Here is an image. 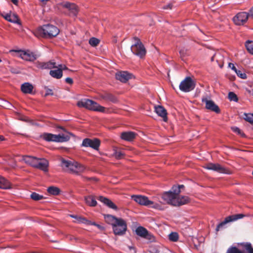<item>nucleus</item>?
Wrapping results in <instances>:
<instances>
[{
    "mask_svg": "<svg viewBox=\"0 0 253 253\" xmlns=\"http://www.w3.org/2000/svg\"><path fill=\"white\" fill-rule=\"evenodd\" d=\"M99 42L100 41L98 39L91 38L89 41V43L91 46H96L99 44Z\"/></svg>",
    "mask_w": 253,
    "mask_h": 253,
    "instance_id": "39",
    "label": "nucleus"
},
{
    "mask_svg": "<svg viewBox=\"0 0 253 253\" xmlns=\"http://www.w3.org/2000/svg\"><path fill=\"white\" fill-rule=\"evenodd\" d=\"M245 249L248 253H253V248L250 244H248L245 246Z\"/></svg>",
    "mask_w": 253,
    "mask_h": 253,
    "instance_id": "44",
    "label": "nucleus"
},
{
    "mask_svg": "<svg viewBox=\"0 0 253 253\" xmlns=\"http://www.w3.org/2000/svg\"><path fill=\"white\" fill-rule=\"evenodd\" d=\"M68 9L70 10L71 13L74 16H76L78 13V8L75 3H72L68 7Z\"/></svg>",
    "mask_w": 253,
    "mask_h": 253,
    "instance_id": "34",
    "label": "nucleus"
},
{
    "mask_svg": "<svg viewBox=\"0 0 253 253\" xmlns=\"http://www.w3.org/2000/svg\"><path fill=\"white\" fill-rule=\"evenodd\" d=\"M243 118L246 121L253 124V113H244Z\"/></svg>",
    "mask_w": 253,
    "mask_h": 253,
    "instance_id": "33",
    "label": "nucleus"
},
{
    "mask_svg": "<svg viewBox=\"0 0 253 253\" xmlns=\"http://www.w3.org/2000/svg\"><path fill=\"white\" fill-rule=\"evenodd\" d=\"M31 199L35 201H39L44 198L43 196L37 193L33 192L31 194L30 196Z\"/></svg>",
    "mask_w": 253,
    "mask_h": 253,
    "instance_id": "36",
    "label": "nucleus"
},
{
    "mask_svg": "<svg viewBox=\"0 0 253 253\" xmlns=\"http://www.w3.org/2000/svg\"><path fill=\"white\" fill-rule=\"evenodd\" d=\"M1 61V60L0 59V62Z\"/></svg>",
    "mask_w": 253,
    "mask_h": 253,
    "instance_id": "62",
    "label": "nucleus"
},
{
    "mask_svg": "<svg viewBox=\"0 0 253 253\" xmlns=\"http://www.w3.org/2000/svg\"><path fill=\"white\" fill-rule=\"evenodd\" d=\"M49 74L53 78L60 79L62 77V71L60 69L56 68L55 70L50 71Z\"/></svg>",
    "mask_w": 253,
    "mask_h": 253,
    "instance_id": "28",
    "label": "nucleus"
},
{
    "mask_svg": "<svg viewBox=\"0 0 253 253\" xmlns=\"http://www.w3.org/2000/svg\"><path fill=\"white\" fill-rule=\"evenodd\" d=\"M231 129L234 132H235L239 134H241V135L242 134L241 130L238 127L234 126V127H232Z\"/></svg>",
    "mask_w": 253,
    "mask_h": 253,
    "instance_id": "45",
    "label": "nucleus"
},
{
    "mask_svg": "<svg viewBox=\"0 0 253 253\" xmlns=\"http://www.w3.org/2000/svg\"><path fill=\"white\" fill-rule=\"evenodd\" d=\"M131 199H133L136 203L142 206H148L150 208H152L155 209L162 210L163 208L159 203H154L150 201L148 198L142 195H132Z\"/></svg>",
    "mask_w": 253,
    "mask_h": 253,
    "instance_id": "4",
    "label": "nucleus"
},
{
    "mask_svg": "<svg viewBox=\"0 0 253 253\" xmlns=\"http://www.w3.org/2000/svg\"><path fill=\"white\" fill-rule=\"evenodd\" d=\"M156 113L159 116L163 118L165 122L167 121V113L166 110L162 106H156L155 108Z\"/></svg>",
    "mask_w": 253,
    "mask_h": 253,
    "instance_id": "20",
    "label": "nucleus"
},
{
    "mask_svg": "<svg viewBox=\"0 0 253 253\" xmlns=\"http://www.w3.org/2000/svg\"><path fill=\"white\" fill-rule=\"evenodd\" d=\"M207 169L212 170L221 173L230 174V171L218 164L208 163L204 166Z\"/></svg>",
    "mask_w": 253,
    "mask_h": 253,
    "instance_id": "9",
    "label": "nucleus"
},
{
    "mask_svg": "<svg viewBox=\"0 0 253 253\" xmlns=\"http://www.w3.org/2000/svg\"><path fill=\"white\" fill-rule=\"evenodd\" d=\"M202 101L205 103L206 108L211 111H213L216 113L220 112V109L213 101L209 99L207 97H203L202 98Z\"/></svg>",
    "mask_w": 253,
    "mask_h": 253,
    "instance_id": "15",
    "label": "nucleus"
},
{
    "mask_svg": "<svg viewBox=\"0 0 253 253\" xmlns=\"http://www.w3.org/2000/svg\"><path fill=\"white\" fill-rule=\"evenodd\" d=\"M21 89L24 93H31L33 89V86L29 83H25L21 85Z\"/></svg>",
    "mask_w": 253,
    "mask_h": 253,
    "instance_id": "24",
    "label": "nucleus"
},
{
    "mask_svg": "<svg viewBox=\"0 0 253 253\" xmlns=\"http://www.w3.org/2000/svg\"><path fill=\"white\" fill-rule=\"evenodd\" d=\"M66 82L69 84H72L73 83V80L70 78H67L65 80Z\"/></svg>",
    "mask_w": 253,
    "mask_h": 253,
    "instance_id": "52",
    "label": "nucleus"
},
{
    "mask_svg": "<svg viewBox=\"0 0 253 253\" xmlns=\"http://www.w3.org/2000/svg\"><path fill=\"white\" fill-rule=\"evenodd\" d=\"M251 15L253 17V7L250 10Z\"/></svg>",
    "mask_w": 253,
    "mask_h": 253,
    "instance_id": "58",
    "label": "nucleus"
},
{
    "mask_svg": "<svg viewBox=\"0 0 253 253\" xmlns=\"http://www.w3.org/2000/svg\"><path fill=\"white\" fill-rule=\"evenodd\" d=\"M71 217H73V218H75L77 219V218H78V216L77 215H71Z\"/></svg>",
    "mask_w": 253,
    "mask_h": 253,
    "instance_id": "59",
    "label": "nucleus"
},
{
    "mask_svg": "<svg viewBox=\"0 0 253 253\" xmlns=\"http://www.w3.org/2000/svg\"><path fill=\"white\" fill-rule=\"evenodd\" d=\"M133 77V76L131 74L125 71L120 72L116 74V79L123 83L126 82Z\"/></svg>",
    "mask_w": 253,
    "mask_h": 253,
    "instance_id": "16",
    "label": "nucleus"
},
{
    "mask_svg": "<svg viewBox=\"0 0 253 253\" xmlns=\"http://www.w3.org/2000/svg\"><path fill=\"white\" fill-rule=\"evenodd\" d=\"M114 156L117 159H121L124 156V154L122 151L116 150L114 152Z\"/></svg>",
    "mask_w": 253,
    "mask_h": 253,
    "instance_id": "41",
    "label": "nucleus"
},
{
    "mask_svg": "<svg viewBox=\"0 0 253 253\" xmlns=\"http://www.w3.org/2000/svg\"><path fill=\"white\" fill-rule=\"evenodd\" d=\"M180 54H182V51H180Z\"/></svg>",
    "mask_w": 253,
    "mask_h": 253,
    "instance_id": "61",
    "label": "nucleus"
},
{
    "mask_svg": "<svg viewBox=\"0 0 253 253\" xmlns=\"http://www.w3.org/2000/svg\"><path fill=\"white\" fill-rule=\"evenodd\" d=\"M92 224L96 226L100 230H103L104 229V228L102 226H100V225L94 223H92Z\"/></svg>",
    "mask_w": 253,
    "mask_h": 253,
    "instance_id": "53",
    "label": "nucleus"
},
{
    "mask_svg": "<svg viewBox=\"0 0 253 253\" xmlns=\"http://www.w3.org/2000/svg\"><path fill=\"white\" fill-rule=\"evenodd\" d=\"M148 231L143 227H138L136 229V234L142 237H144L147 235Z\"/></svg>",
    "mask_w": 253,
    "mask_h": 253,
    "instance_id": "31",
    "label": "nucleus"
},
{
    "mask_svg": "<svg viewBox=\"0 0 253 253\" xmlns=\"http://www.w3.org/2000/svg\"><path fill=\"white\" fill-rule=\"evenodd\" d=\"M173 187H178L179 188V190L180 191V189L181 188H183L184 186L183 185H178V186H173Z\"/></svg>",
    "mask_w": 253,
    "mask_h": 253,
    "instance_id": "55",
    "label": "nucleus"
},
{
    "mask_svg": "<svg viewBox=\"0 0 253 253\" xmlns=\"http://www.w3.org/2000/svg\"><path fill=\"white\" fill-rule=\"evenodd\" d=\"M169 239L173 242H176L178 239V235L176 232H172L169 235Z\"/></svg>",
    "mask_w": 253,
    "mask_h": 253,
    "instance_id": "37",
    "label": "nucleus"
},
{
    "mask_svg": "<svg viewBox=\"0 0 253 253\" xmlns=\"http://www.w3.org/2000/svg\"><path fill=\"white\" fill-rule=\"evenodd\" d=\"M104 98L108 99L110 101H111L113 102H115L117 101L116 98L113 95L110 94H107L106 96L104 97Z\"/></svg>",
    "mask_w": 253,
    "mask_h": 253,
    "instance_id": "43",
    "label": "nucleus"
},
{
    "mask_svg": "<svg viewBox=\"0 0 253 253\" xmlns=\"http://www.w3.org/2000/svg\"><path fill=\"white\" fill-rule=\"evenodd\" d=\"M228 98L230 101L237 102L238 100L237 96L233 92H230L228 93Z\"/></svg>",
    "mask_w": 253,
    "mask_h": 253,
    "instance_id": "38",
    "label": "nucleus"
},
{
    "mask_svg": "<svg viewBox=\"0 0 253 253\" xmlns=\"http://www.w3.org/2000/svg\"><path fill=\"white\" fill-rule=\"evenodd\" d=\"M136 137V134L131 131L124 132L121 134V138L126 141H132Z\"/></svg>",
    "mask_w": 253,
    "mask_h": 253,
    "instance_id": "22",
    "label": "nucleus"
},
{
    "mask_svg": "<svg viewBox=\"0 0 253 253\" xmlns=\"http://www.w3.org/2000/svg\"><path fill=\"white\" fill-rule=\"evenodd\" d=\"M45 89H46V92L45 93V96H47L49 95L53 94V92L51 89L47 88H45Z\"/></svg>",
    "mask_w": 253,
    "mask_h": 253,
    "instance_id": "49",
    "label": "nucleus"
},
{
    "mask_svg": "<svg viewBox=\"0 0 253 253\" xmlns=\"http://www.w3.org/2000/svg\"><path fill=\"white\" fill-rule=\"evenodd\" d=\"M11 188V184L4 177L0 176V188L9 189Z\"/></svg>",
    "mask_w": 253,
    "mask_h": 253,
    "instance_id": "26",
    "label": "nucleus"
},
{
    "mask_svg": "<svg viewBox=\"0 0 253 253\" xmlns=\"http://www.w3.org/2000/svg\"><path fill=\"white\" fill-rule=\"evenodd\" d=\"M48 162L45 159H37V162L35 166V168L39 169L44 171L48 170Z\"/></svg>",
    "mask_w": 253,
    "mask_h": 253,
    "instance_id": "17",
    "label": "nucleus"
},
{
    "mask_svg": "<svg viewBox=\"0 0 253 253\" xmlns=\"http://www.w3.org/2000/svg\"><path fill=\"white\" fill-rule=\"evenodd\" d=\"M17 53V56L27 61H34L37 59V56L30 51L13 50Z\"/></svg>",
    "mask_w": 253,
    "mask_h": 253,
    "instance_id": "10",
    "label": "nucleus"
},
{
    "mask_svg": "<svg viewBox=\"0 0 253 253\" xmlns=\"http://www.w3.org/2000/svg\"><path fill=\"white\" fill-rule=\"evenodd\" d=\"M100 144L99 139L95 138L91 139L89 138L84 139L82 142V146L84 147H90L95 150H98Z\"/></svg>",
    "mask_w": 253,
    "mask_h": 253,
    "instance_id": "14",
    "label": "nucleus"
},
{
    "mask_svg": "<svg viewBox=\"0 0 253 253\" xmlns=\"http://www.w3.org/2000/svg\"><path fill=\"white\" fill-rule=\"evenodd\" d=\"M57 66H56V63L53 61H49L47 63H43L42 66V68H57Z\"/></svg>",
    "mask_w": 253,
    "mask_h": 253,
    "instance_id": "32",
    "label": "nucleus"
},
{
    "mask_svg": "<svg viewBox=\"0 0 253 253\" xmlns=\"http://www.w3.org/2000/svg\"><path fill=\"white\" fill-rule=\"evenodd\" d=\"M47 191L48 193L51 195H58L60 192V190L59 188L55 186L49 187Z\"/></svg>",
    "mask_w": 253,
    "mask_h": 253,
    "instance_id": "30",
    "label": "nucleus"
},
{
    "mask_svg": "<svg viewBox=\"0 0 253 253\" xmlns=\"http://www.w3.org/2000/svg\"><path fill=\"white\" fill-rule=\"evenodd\" d=\"M133 39L134 43L131 46L132 52L140 58L143 57L146 54V50L144 45L138 38L134 37Z\"/></svg>",
    "mask_w": 253,
    "mask_h": 253,
    "instance_id": "5",
    "label": "nucleus"
},
{
    "mask_svg": "<svg viewBox=\"0 0 253 253\" xmlns=\"http://www.w3.org/2000/svg\"><path fill=\"white\" fill-rule=\"evenodd\" d=\"M57 68L58 69H60L62 71L63 70H66V69H67V68L66 67L65 65H62V64L58 65Z\"/></svg>",
    "mask_w": 253,
    "mask_h": 253,
    "instance_id": "50",
    "label": "nucleus"
},
{
    "mask_svg": "<svg viewBox=\"0 0 253 253\" xmlns=\"http://www.w3.org/2000/svg\"><path fill=\"white\" fill-rule=\"evenodd\" d=\"M236 73L241 79H245L247 78V75L244 72L237 70Z\"/></svg>",
    "mask_w": 253,
    "mask_h": 253,
    "instance_id": "42",
    "label": "nucleus"
},
{
    "mask_svg": "<svg viewBox=\"0 0 253 253\" xmlns=\"http://www.w3.org/2000/svg\"><path fill=\"white\" fill-rule=\"evenodd\" d=\"M214 56L211 58V60H213Z\"/></svg>",
    "mask_w": 253,
    "mask_h": 253,
    "instance_id": "60",
    "label": "nucleus"
},
{
    "mask_svg": "<svg viewBox=\"0 0 253 253\" xmlns=\"http://www.w3.org/2000/svg\"><path fill=\"white\" fill-rule=\"evenodd\" d=\"M77 105L79 107H84L93 111L104 113L106 112L107 110L106 108L100 105L97 102L87 99H84L79 101L77 103Z\"/></svg>",
    "mask_w": 253,
    "mask_h": 253,
    "instance_id": "3",
    "label": "nucleus"
},
{
    "mask_svg": "<svg viewBox=\"0 0 253 253\" xmlns=\"http://www.w3.org/2000/svg\"><path fill=\"white\" fill-rule=\"evenodd\" d=\"M195 82L190 77H186L179 84V89L183 92H189L195 87Z\"/></svg>",
    "mask_w": 253,
    "mask_h": 253,
    "instance_id": "7",
    "label": "nucleus"
},
{
    "mask_svg": "<svg viewBox=\"0 0 253 253\" xmlns=\"http://www.w3.org/2000/svg\"><path fill=\"white\" fill-rule=\"evenodd\" d=\"M76 161H70L63 160L62 161V166L66 168V170L70 172L74 173Z\"/></svg>",
    "mask_w": 253,
    "mask_h": 253,
    "instance_id": "18",
    "label": "nucleus"
},
{
    "mask_svg": "<svg viewBox=\"0 0 253 253\" xmlns=\"http://www.w3.org/2000/svg\"><path fill=\"white\" fill-rule=\"evenodd\" d=\"M245 215L243 214H234L231 216H229L227 217L224 221L219 223L216 228V231L218 232L220 230L221 228H222L226 223L235 221L237 219L242 218L243 217H245Z\"/></svg>",
    "mask_w": 253,
    "mask_h": 253,
    "instance_id": "13",
    "label": "nucleus"
},
{
    "mask_svg": "<svg viewBox=\"0 0 253 253\" xmlns=\"http://www.w3.org/2000/svg\"><path fill=\"white\" fill-rule=\"evenodd\" d=\"M172 7V4L169 3V4H168L167 5H166L164 8L165 9H171Z\"/></svg>",
    "mask_w": 253,
    "mask_h": 253,
    "instance_id": "54",
    "label": "nucleus"
},
{
    "mask_svg": "<svg viewBox=\"0 0 253 253\" xmlns=\"http://www.w3.org/2000/svg\"><path fill=\"white\" fill-rule=\"evenodd\" d=\"M4 140H5V139H4V137L2 135H0V142Z\"/></svg>",
    "mask_w": 253,
    "mask_h": 253,
    "instance_id": "57",
    "label": "nucleus"
},
{
    "mask_svg": "<svg viewBox=\"0 0 253 253\" xmlns=\"http://www.w3.org/2000/svg\"><path fill=\"white\" fill-rule=\"evenodd\" d=\"M3 17L6 20L13 22L17 23L18 21V18L17 16L15 14H5L3 15Z\"/></svg>",
    "mask_w": 253,
    "mask_h": 253,
    "instance_id": "25",
    "label": "nucleus"
},
{
    "mask_svg": "<svg viewBox=\"0 0 253 253\" xmlns=\"http://www.w3.org/2000/svg\"><path fill=\"white\" fill-rule=\"evenodd\" d=\"M38 158L31 156H23L21 161H24L26 164L35 167Z\"/></svg>",
    "mask_w": 253,
    "mask_h": 253,
    "instance_id": "19",
    "label": "nucleus"
},
{
    "mask_svg": "<svg viewBox=\"0 0 253 253\" xmlns=\"http://www.w3.org/2000/svg\"><path fill=\"white\" fill-rule=\"evenodd\" d=\"M74 173L80 174L87 170V168L84 165L76 161Z\"/></svg>",
    "mask_w": 253,
    "mask_h": 253,
    "instance_id": "21",
    "label": "nucleus"
},
{
    "mask_svg": "<svg viewBox=\"0 0 253 253\" xmlns=\"http://www.w3.org/2000/svg\"><path fill=\"white\" fill-rule=\"evenodd\" d=\"M11 1L14 4L17 5L18 4V0H11Z\"/></svg>",
    "mask_w": 253,
    "mask_h": 253,
    "instance_id": "56",
    "label": "nucleus"
},
{
    "mask_svg": "<svg viewBox=\"0 0 253 253\" xmlns=\"http://www.w3.org/2000/svg\"><path fill=\"white\" fill-rule=\"evenodd\" d=\"M245 215L243 214H234L231 216H229L227 217L224 221L219 223L216 228V231L218 232L220 230L221 228H222L226 223L235 221L237 219L242 218L243 217H245Z\"/></svg>",
    "mask_w": 253,
    "mask_h": 253,
    "instance_id": "12",
    "label": "nucleus"
},
{
    "mask_svg": "<svg viewBox=\"0 0 253 253\" xmlns=\"http://www.w3.org/2000/svg\"><path fill=\"white\" fill-rule=\"evenodd\" d=\"M228 66L232 69L233 71H234L235 72L237 71V69L234 66V65L232 63H229L228 64Z\"/></svg>",
    "mask_w": 253,
    "mask_h": 253,
    "instance_id": "51",
    "label": "nucleus"
},
{
    "mask_svg": "<svg viewBox=\"0 0 253 253\" xmlns=\"http://www.w3.org/2000/svg\"><path fill=\"white\" fill-rule=\"evenodd\" d=\"M249 14L246 12H239L235 16L233 20L237 25H243L248 20Z\"/></svg>",
    "mask_w": 253,
    "mask_h": 253,
    "instance_id": "11",
    "label": "nucleus"
},
{
    "mask_svg": "<svg viewBox=\"0 0 253 253\" xmlns=\"http://www.w3.org/2000/svg\"><path fill=\"white\" fill-rule=\"evenodd\" d=\"M41 137L47 141H54L58 142H65L69 140L70 136L64 134H53L48 133H44Z\"/></svg>",
    "mask_w": 253,
    "mask_h": 253,
    "instance_id": "6",
    "label": "nucleus"
},
{
    "mask_svg": "<svg viewBox=\"0 0 253 253\" xmlns=\"http://www.w3.org/2000/svg\"><path fill=\"white\" fill-rule=\"evenodd\" d=\"M37 33L43 38H52L57 36L59 30L55 26L47 24L38 28Z\"/></svg>",
    "mask_w": 253,
    "mask_h": 253,
    "instance_id": "2",
    "label": "nucleus"
},
{
    "mask_svg": "<svg viewBox=\"0 0 253 253\" xmlns=\"http://www.w3.org/2000/svg\"><path fill=\"white\" fill-rule=\"evenodd\" d=\"M180 191L178 187H172L171 190L164 193L162 196L166 203L174 206H178L187 204L189 199L186 196H179Z\"/></svg>",
    "mask_w": 253,
    "mask_h": 253,
    "instance_id": "1",
    "label": "nucleus"
},
{
    "mask_svg": "<svg viewBox=\"0 0 253 253\" xmlns=\"http://www.w3.org/2000/svg\"><path fill=\"white\" fill-rule=\"evenodd\" d=\"M252 174H253V171Z\"/></svg>",
    "mask_w": 253,
    "mask_h": 253,
    "instance_id": "63",
    "label": "nucleus"
},
{
    "mask_svg": "<svg viewBox=\"0 0 253 253\" xmlns=\"http://www.w3.org/2000/svg\"><path fill=\"white\" fill-rule=\"evenodd\" d=\"M105 221L109 224H111L113 227L117 223L119 218H117L111 215H106L104 217Z\"/></svg>",
    "mask_w": 253,
    "mask_h": 253,
    "instance_id": "29",
    "label": "nucleus"
},
{
    "mask_svg": "<svg viewBox=\"0 0 253 253\" xmlns=\"http://www.w3.org/2000/svg\"><path fill=\"white\" fill-rule=\"evenodd\" d=\"M144 238L151 241H153L154 240V237L148 232H147V235L145 236Z\"/></svg>",
    "mask_w": 253,
    "mask_h": 253,
    "instance_id": "47",
    "label": "nucleus"
},
{
    "mask_svg": "<svg viewBox=\"0 0 253 253\" xmlns=\"http://www.w3.org/2000/svg\"><path fill=\"white\" fill-rule=\"evenodd\" d=\"M77 221L81 223H86V222H87V220L85 218L82 217L81 216H78V218H77Z\"/></svg>",
    "mask_w": 253,
    "mask_h": 253,
    "instance_id": "46",
    "label": "nucleus"
},
{
    "mask_svg": "<svg viewBox=\"0 0 253 253\" xmlns=\"http://www.w3.org/2000/svg\"><path fill=\"white\" fill-rule=\"evenodd\" d=\"M99 200L110 208L114 210H116L117 209V206L110 200L107 198L100 196Z\"/></svg>",
    "mask_w": 253,
    "mask_h": 253,
    "instance_id": "23",
    "label": "nucleus"
},
{
    "mask_svg": "<svg viewBox=\"0 0 253 253\" xmlns=\"http://www.w3.org/2000/svg\"><path fill=\"white\" fill-rule=\"evenodd\" d=\"M246 47L247 50L251 54H253V42L248 41L246 43Z\"/></svg>",
    "mask_w": 253,
    "mask_h": 253,
    "instance_id": "35",
    "label": "nucleus"
},
{
    "mask_svg": "<svg viewBox=\"0 0 253 253\" xmlns=\"http://www.w3.org/2000/svg\"><path fill=\"white\" fill-rule=\"evenodd\" d=\"M226 253H243L236 247H231L228 249Z\"/></svg>",
    "mask_w": 253,
    "mask_h": 253,
    "instance_id": "40",
    "label": "nucleus"
},
{
    "mask_svg": "<svg viewBox=\"0 0 253 253\" xmlns=\"http://www.w3.org/2000/svg\"><path fill=\"white\" fill-rule=\"evenodd\" d=\"M86 204L90 207H95L97 205V202L92 196H88L84 197Z\"/></svg>",
    "mask_w": 253,
    "mask_h": 253,
    "instance_id": "27",
    "label": "nucleus"
},
{
    "mask_svg": "<svg viewBox=\"0 0 253 253\" xmlns=\"http://www.w3.org/2000/svg\"><path fill=\"white\" fill-rule=\"evenodd\" d=\"M72 3H71V2H63L61 4V5L63 7H65V8H68V7L70 6V5L72 4Z\"/></svg>",
    "mask_w": 253,
    "mask_h": 253,
    "instance_id": "48",
    "label": "nucleus"
},
{
    "mask_svg": "<svg viewBox=\"0 0 253 253\" xmlns=\"http://www.w3.org/2000/svg\"><path fill=\"white\" fill-rule=\"evenodd\" d=\"M113 231L116 235H123L126 230V224L125 220L119 218L117 223L113 227Z\"/></svg>",
    "mask_w": 253,
    "mask_h": 253,
    "instance_id": "8",
    "label": "nucleus"
}]
</instances>
